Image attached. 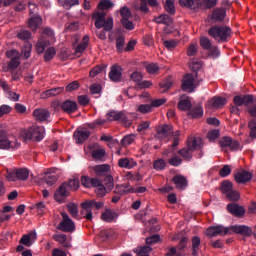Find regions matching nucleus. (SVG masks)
Masks as SVG:
<instances>
[{"label":"nucleus","mask_w":256,"mask_h":256,"mask_svg":"<svg viewBox=\"0 0 256 256\" xmlns=\"http://www.w3.org/2000/svg\"><path fill=\"white\" fill-rule=\"evenodd\" d=\"M232 233H236V235H241L242 237H251L253 235V229L246 225H233L229 228L219 225L210 226L206 230L207 237H217V235H231Z\"/></svg>","instance_id":"1"},{"label":"nucleus","mask_w":256,"mask_h":256,"mask_svg":"<svg viewBox=\"0 0 256 256\" xmlns=\"http://www.w3.org/2000/svg\"><path fill=\"white\" fill-rule=\"evenodd\" d=\"M208 35L216 43H228V41H231L233 30L227 25H214L208 29Z\"/></svg>","instance_id":"2"},{"label":"nucleus","mask_w":256,"mask_h":256,"mask_svg":"<svg viewBox=\"0 0 256 256\" xmlns=\"http://www.w3.org/2000/svg\"><path fill=\"white\" fill-rule=\"evenodd\" d=\"M79 189V178H73L62 183L54 193V199L57 203H63L69 197V191H77Z\"/></svg>","instance_id":"3"},{"label":"nucleus","mask_w":256,"mask_h":256,"mask_svg":"<svg viewBox=\"0 0 256 256\" xmlns=\"http://www.w3.org/2000/svg\"><path fill=\"white\" fill-rule=\"evenodd\" d=\"M203 139L199 137H190L187 140V146L178 151V155H181L184 161H191L193 159V152L197 149H202Z\"/></svg>","instance_id":"4"},{"label":"nucleus","mask_w":256,"mask_h":256,"mask_svg":"<svg viewBox=\"0 0 256 256\" xmlns=\"http://www.w3.org/2000/svg\"><path fill=\"white\" fill-rule=\"evenodd\" d=\"M234 105H244L247 107V111L250 117H256V96L253 94L236 95L233 98Z\"/></svg>","instance_id":"5"},{"label":"nucleus","mask_w":256,"mask_h":256,"mask_svg":"<svg viewBox=\"0 0 256 256\" xmlns=\"http://www.w3.org/2000/svg\"><path fill=\"white\" fill-rule=\"evenodd\" d=\"M156 133H157V139H159L160 141H164V139H169V137L173 135V143L171 145V149H175L176 147H178L179 137L181 134L179 133V131H176L175 133H173L172 125H169V124L161 125L156 129Z\"/></svg>","instance_id":"6"},{"label":"nucleus","mask_w":256,"mask_h":256,"mask_svg":"<svg viewBox=\"0 0 256 256\" xmlns=\"http://www.w3.org/2000/svg\"><path fill=\"white\" fill-rule=\"evenodd\" d=\"M219 0H179L181 7L199 11V9H213Z\"/></svg>","instance_id":"7"},{"label":"nucleus","mask_w":256,"mask_h":256,"mask_svg":"<svg viewBox=\"0 0 256 256\" xmlns=\"http://www.w3.org/2000/svg\"><path fill=\"white\" fill-rule=\"evenodd\" d=\"M21 136L27 141H43V138L45 137V127H35L32 126L26 130H23L21 133Z\"/></svg>","instance_id":"8"},{"label":"nucleus","mask_w":256,"mask_h":256,"mask_svg":"<svg viewBox=\"0 0 256 256\" xmlns=\"http://www.w3.org/2000/svg\"><path fill=\"white\" fill-rule=\"evenodd\" d=\"M103 207V202H97L95 200H88L81 204V214L84 216L87 221H91L93 219V209L99 211Z\"/></svg>","instance_id":"9"},{"label":"nucleus","mask_w":256,"mask_h":256,"mask_svg":"<svg viewBox=\"0 0 256 256\" xmlns=\"http://www.w3.org/2000/svg\"><path fill=\"white\" fill-rule=\"evenodd\" d=\"M106 119L108 121H119L124 127H131L133 125V121L123 111L112 110L106 114Z\"/></svg>","instance_id":"10"},{"label":"nucleus","mask_w":256,"mask_h":256,"mask_svg":"<svg viewBox=\"0 0 256 256\" xmlns=\"http://www.w3.org/2000/svg\"><path fill=\"white\" fill-rule=\"evenodd\" d=\"M19 145L17 139L7 134V131L0 130V149H19Z\"/></svg>","instance_id":"11"},{"label":"nucleus","mask_w":256,"mask_h":256,"mask_svg":"<svg viewBox=\"0 0 256 256\" xmlns=\"http://www.w3.org/2000/svg\"><path fill=\"white\" fill-rule=\"evenodd\" d=\"M199 84V81H197L193 74H186L182 80L181 89L186 93H193Z\"/></svg>","instance_id":"12"},{"label":"nucleus","mask_w":256,"mask_h":256,"mask_svg":"<svg viewBox=\"0 0 256 256\" xmlns=\"http://www.w3.org/2000/svg\"><path fill=\"white\" fill-rule=\"evenodd\" d=\"M61 217L63 220L59 223L57 229L64 233H73L75 231V222L69 218V214L66 212H61Z\"/></svg>","instance_id":"13"},{"label":"nucleus","mask_w":256,"mask_h":256,"mask_svg":"<svg viewBox=\"0 0 256 256\" xmlns=\"http://www.w3.org/2000/svg\"><path fill=\"white\" fill-rule=\"evenodd\" d=\"M233 177L234 181L238 183V185H247L251 179H253V173L245 170V169H240V170H235L233 172Z\"/></svg>","instance_id":"14"},{"label":"nucleus","mask_w":256,"mask_h":256,"mask_svg":"<svg viewBox=\"0 0 256 256\" xmlns=\"http://www.w3.org/2000/svg\"><path fill=\"white\" fill-rule=\"evenodd\" d=\"M6 57L10 59L8 69H17L21 65V54L19 51L12 49L6 52Z\"/></svg>","instance_id":"15"},{"label":"nucleus","mask_w":256,"mask_h":256,"mask_svg":"<svg viewBox=\"0 0 256 256\" xmlns=\"http://www.w3.org/2000/svg\"><path fill=\"white\" fill-rule=\"evenodd\" d=\"M73 137L77 143V145H83L91 137V132L88 130L87 127L78 128L74 134Z\"/></svg>","instance_id":"16"},{"label":"nucleus","mask_w":256,"mask_h":256,"mask_svg":"<svg viewBox=\"0 0 256 256\" xmlns=\"http://www.w3.org/2000/svg\"><path fill=\"white\" fill-rule=\"evenodd\" d=\"M10 181H27L29 179V170L27 168H19L8 175Z\"/></svg>","instance_id":"17"},{"label":"nucleus","mask_w":256,"mask_h":256,"mask_svg":"<svg viewBox=\"0 0 256 256\" xmlns=\"http://www.w3.org/2000/svg\"><path fill=\"white\" fill-rule=\"evenodd\" d=\"M108 77L113 83H121L123 79V68L117 64L111 66Z\"/></svg>","instance_id":"18"},{"label":"nucleus","mask_w":256,"mask_h":256,"mask_svg":"<svg viewBox=\"0 0 256 256\" xmlns=\"http://www.w3.org/2000/svg\"><path fill=\"white\" fill-rule=\"evenodd\" d=\"M225 17H227V11L223 7L215 8L209 16L213 23H223Z\"/></svg>","instance_id":"19"},{"label":"nucleus","mask_w":256,"mask_h":256,"mask_svg":"<svg viewBox=\"0 0 256 256\" xmlns=\"http://www.w3.org/2000/svg\"><path fill=\"white\" fill-rule=\"evenodd\" d=\"M192 71L194 73L193 75L196 77V81H198V83H203V79H205V72L203 71V62H192Z\"/></svg>","instance_id":"20"},{"label":"nucleus","mask_w":256,"mask_h":256,"mask_svg":"<svg viewBox=\"0 0 256 256\" xmlns=\"http://www.w3.org/2000/svg\"><path fill=\"white\" fill-rule=\"evenodd\" d=\"M227 211L234 217H243L245 215V207L237 203H229L227 205Z\"/></svg>","instance_id":"21"},{"label":"nucleus","mask_w":256,"mask_h":256,"mask_svg":"<svg viewBox=\"0 0 256 256\" xmlns=\"http://www.w3.org/2000/svg\"><path fill=\"white\" fill-rule=\"evenodd\" d=\"M60 107L62 111H64V113H67L68 115L76 113V111L79 109L77 102L73 100H65L61 103Z\"/></svg>","instance_id":"22"},{"label":"nucleus","mask_w":256,"mask_h":256,"mask_svg":"<svg viewBox=\"0 0 256 256\" xmlns=\"http://www.w3.org/2000/svg\"><path fill=\"white\" fill-rule=\"evenodd\" d=\"M33 116L36 121L43 123V121H47L51 117V112L47 109L38 108L33 111Z\"/></svg>","instance_id":"23"},{"label":"nucleus","mask_w":256,"mask_h":256,"mask_svg":"<svg viewBox=\"0 0 256 256\" xmlns=\"http://www.w3.org/2000/svg\"><path fill=\"white\" fill-rule=\"evenodd\" d=\"M118 166L121 167V169H133L137 167V161L129 157L120 158L118 160Z\"/></svg>","instance_id":"24"},{"label":"nucleus","mask_w":256,"mask_h":256,"mask_svg":"<svg viewBox=\"0 0 256 256\" xmlns=\"http://www.w3.org/2000/svg\"><path fill=\"white\" fill-rule=\"evenodd\" d=\"M37 239V233L36 232H30L29 234H25L22 236V238L19 241L20 245H25V247H31L33 245V241Z\"/></svg>","instance_id":"25"},{"label":"nucleus","mask_w":256,"mask_h":256,"mask_svg":"<svg viewBox=\"0 0 256 256\" xmlns=\"http://www.w3.org/2000/svg\"><path fill=\"white\" fill-rule=\"evenodd\" d=\"M154 23L158 25H171L173 23V18L170 14H161L160 16L154 17Z\"/></svg>","instance_id":"26"},{"label":"nucleus","mask_w":256,"mask_h":256,"mask_svg":"<svg viewBox=\"0 0 256 256\" xmlns=\"http://www.w3.org/2000/svg\"><path fill=\"white\" fill-rule=\"evenodd\" d=\"M210 103L214 109H221V107H225V105H227V98L221 96H214L211 99Z\"/></svg>","instance_id":"27"},{"label":"nucleus","mask_w":256,"mask_h":256,"mask_svg":"<svg viewBox=\"0 0 256 256\" xmlns=\"http://www.w3.org/2000/svg\"><path fill=\"white\" fill-rule=\"evenodd\" d=\"M105 12H96L93 14L92 19L95 20L96 29H103V24L105 23Z\"/></svg>","instance_id":"28"},{"label":"nucleus","mask_w":256,"mask_h":256,"mask_svg":"<svg viewBox=\"0 0 256 256\" xmlns=\"http://www.w3.org/2000/svg\"><path fill=\"white\" fill-rule=\"evenodd\" d=\"M81 184L83 185V187H86V189H91V187H95V185H99V179L90 178L89 176H82Z\"/></svg>","instance_id":"29"},{"label":"nucleus","mask_w":256,"mask_h":256,"mask_svg":"<svg viewBox=\"0 0 256 256\" xmlns=\"http://www.w3.org/2000/svg\"><path fill=\"white\" fill-rule=\"evenodd\" d=\"M117 217H119V214L112 210H106L101 215L102 221H106V223H113V221H115V219H117Z\"/></svg>","instance_id":"30"},{"label":"nucleus","mask_w":256,"mask_h":256,"mask_svg":"<svg viewBox=\"0 0 256 256\" xmlns=\"http://www.w3.org/2000/svg\"><path fill=\"white\" fill-rule=\"evenodd\" d=\"M174 185H176L177 189H186L187 187V178L183 175H176L172 178Z\"/></svg>","instance_id":"31"},{"label":"nucleus","mask_w":256,"mask_h":256,"mask_svg":"<svg viewBox=\"0 0 256 256\" xmlns=\"http://www.w3.org/2000/svg\"><path fill=\"white\" fill-rule=\"evenodd\" d=\"M199 249H201V238L199 236L192 237V255L199 256Z\"/></svg>","instance_id":"32"},{"label":"nucleus","mask_w":256,"mask_h":256,"mask_svg":"<svg viewBox=\"0 0 256 256\" xmlns=\"http://www.w3.org/2000/svg\"><path fill=\"white\" fill-rule=\"evenodd\" d=\"M233 190V182L230 180H224L220 184V191L223 195H227Z\"/></svg>","instance_id":"33"},{"label":"nucleus","mask_w":256,"mask_h":256,"mask_svg":"<svg viewBox=\"0 0 256 256\" xmlns=\"http://www.w3.org/2000/svg\"><path fill=\"white\" fill-rule=\"evenodd\" d=\"M177 107L179 111H189L191 110V107H193V104H191V100L186 99H180V101L177 104Z\"/></svg>","instance_id":"34"},{"label":"nucleus","mask_w":256,"mask_h":256,"mask_svg":"<svg viewBox=\"0 0 256 256\" xmlns=\"http://www.w3.org/2000/svg\"><path fill=\"white\" fill-rule=\"evenodd\" d=\"M47 47H49V40L42 38L36 44V51L41 55V53H45V49H47Z\"/></svg>","instance_id":"35"},{"label":"nucleus","mask_w":256,"mask_h":256,"mask_svg":"<svg viewBox=\"0 0 256 256\" xmlns=\"http://www.w3.org/2000/svg\"><path fill=\"white\" fill-rule=\"evenodd\" d=\"M42 19L39 16H35L29 19L28 27L31 31H37L39 29V25H41Z\"/></svg>","instance_id":"36"},{"label":"nucleus","mask_w":256,"mask_h":256,"mask_svg":"<svg viewBox=\"0 0 256 256\" xmlns=\"http://www.w3.org/2000/svg\"><path fill=\"white\" fill-rule=\"evenodd\" d=\"M88 45H89V36L85 35L82 38V42L80 44H78V46L75 49L76 55L79 53H83V51H85V49H87Z\"/></svg>","instance_id":"37"},{"label":"nucleus","mask_w":256,"mask_h":256,"mask_svg":"<svg viewBox=\"0 0 256 256\" xmlns=\"http://www.w3.org/2000/svg\"><path fill=\"white\" fill-rule=\"evenodd\" d=\"M94 171L98 176L105 175V173H109V171H111V166L108 164L96 165L94 167Z\"/></svg>","instance_id":"38"},{"label":"nucleus","mask_w":256,"mask_h":256,"mask_svg":"<svg viewBox=\"0 0 256 256\" xmlns=\"http://www.w3.org/2000/svg\"><path fill=\"white\" fill-rule=\"evenodd\" d=\"M164 9L166 13H169L170 15H175V0H166L164 3Z\"/></svg>","instance_id":"39"},{"label":"nucleus","mask_w":256,"mask_h":256,"mask_svg":"<svg viewBox=\"0 0 256 256\" xmlns=\"http://www.w3.org/2000/svg\"><path fill=\"white\" fill-rule=\"evenodd\" d=\"M166 168L167 162L163 158H159L153 163V169H155V171H164Z\"/></svg>","instance_id":"40"},{"label":"nucleus","mask_w":256,"mask_h":256,"mask_svg":"<svg viewBox=\"0 0 256 256\" xmlns=\"http://www.w3.org/2000/svg\"><path fill=\"white\" fill-rule=\"evenodd\" d=\"M189 115L193 117V119H199L203 117V107L198 106L194 108H190Z\"/></svg>","instance_id":"41"},{"label":"nucleus","mask_w":256,"mask_h":256,"mask_svg":"<svg viewBox=\"0 0 256 256\" xmlns=\"http://www.w3.org/2000/svg\"><path fill=\"white\" fill-rule=\"evenodd\" d=\"M116 49L118 53H123L125 49V36L119 35L116 37Z\"/></svg>","instance_id":"42"},{"label":"nucleus","mask_w":256,"mask_h":256,"mask_svg":"<svg viewBox=\"0 0 256 256\" xmlns=\"http://www.w3.org/2000/svg\"><path fill=\"white\" fill-rule=\"evenodd\" d=\"M67 209L71 217H73L74 219H77V217H79V208H77V204L69 203L67 205Z\"/></svg>","instance_id":"43"},{"label":"nucleus","mask_w":256,"mask_h":256,"mask_svg":"<svg viewBox=\"0 0 256 256\" xmlns=\"http://www.w3.org/2000/svg\"><path fill=\"white\" fill-rule=\"evenodd\" d=\"M107 69V65L102 64V65H97L94 68L90 70V77H97L99 73H103Z\"/></svg>","instance_id":"44"},{"label":"nucleus","mask_w":256,"mask_h":256,"mask_svg":"<svg viewBox=\"0 0 256 256\" xmlns=\"http://www.w3.org/2000/svg\"><path fill=\"white\" fill-rule=\"evenodd\" d=\"M96 187V194L98 197H105L107 195V187H105L101 181L98 180V184L94 185Z\"/></svg>","instance_id":"45"},{"label":"nucleus","mask_w":256,"mask_h":256,"mask_svg":"<svg viewBox=\"0 0 256 256\" xmlns=\"http://www.w3.org/2000/svg\"><path fill=\"white\" fill-rule=\"evenodd\" d=\"M226 199L228 201H239V199H241V195L239 194V192L237 190H232L231 192H228L226 195H225Z\"/></svg>","instance_id":"46"},{"label":"nucleus","mask_w":256,"mask_h":256,"mask_svg":"<svg viewBox=\"0 0 256 256\" xmlns=\"http://www.w3.org/2000/svg\"><path fill=\"white\" fill-rule=\"evenodd\" d=\"M213 44L211 43V40L205 36L200 38V47L204 49V51H208V49H211Z\"/></svg>","instance_id":"47"},{"label":"nucleus","mask_w":256,"mask_h":256,"mask_svg":"<svg viewBox=\"0 0 256 256\" xmlns=\"http://www.w3.org/2000/svg\"><path fill=\"white\" fill-rule=\"evenodd\" d=\"M150 87H153V82L149 80H140V82L135 85L137 91H139V89H149Z\"/></svg>","instance_id":"48"},{"label":"nucleus","mask_w":256,"mask_h":256,"mask_svg":"<svg viewBox=\"0 0 256 256\" xmlns=\"http://www.w3.org/2000/svg\"><path fill=\"white\" fill-rule=\"evenodd\" d=\"M169 165L172 167H179L183 163V159L177 155H173L170 159H168Z\"/></svg>","instance_id":"49"},{"label":"nucleus","mask_w":256,"mask_h":256,"mask_svg":"<svg viewBox=\"0 0 256 256\" xmlns=\"http://www.w3.org/2000/svg\"><path fill=\"white\" fill-rule=\"evenodd\" d=\"M248 127L250 129V137L256 139V119L253 118L249 121Z\"/></svg>","instance_id":"50"},{"label":"nucleus","mask_w":256,"mask_h":256,"mask_svg":"<svg viewBox=\"0 0 256 256\" xmlns=\"http://www.w3.org/2000/svg\"><path fill=\"white\" fill-rule=\"evenodd\" d=\"M113 7V2L111 0H101L100 3L98 4V9H102L103 11L107 9H112Z\"/></svg>","instance_id":"51"},{"label":"nucleus","mask_w":256,"mask_h":256,"mask_svg":"<svg viewBox=\"0 0 256 256\" xmlns=\"http://www.w3.org/2000/svg\"><path fill=\"white\" fill-rule=\"evenodd\" d=\"M208 55L212 59H217V57H219V55H221V51H219V47L212 46V47H210V49H208Z\"/></svg>","instance_id":"52"},{"label":"nucleus","mask_w":256,"mask_h":256,"mask_svg":"<svg viewBox=\"0 0 256 256\" xmlns=\"http://www.w3.org/2000/svg\"><path fill=\"white\" fill-rule=\"evenodd\" d=\"M56 53L57 52L55 51L54 47L48 48L44 54V61H51V59L55 57Z\"/></svg>","instance_id":"53"},{"label":"nucleus","mask_w":256,"mask_h":256,"mask_svg":"<svg viewBox=\"0 0 256 256\" xmlns=\"http://www.w3.org/2000/svg\"><path fill=\"white\" fill-rule=\"evenodd\" d=\"M159 85L161 89H164V93H165V91H169V89H171V87L173 86V80H171V78H166Z\"/></svg>","instance_id":"54"},{"label":"nucleus","mask_w":256,"mask_h":256,"mask_svg":"<svg viewBox=\"0 0 256 256\" xmlns=\"http://www.w3.org/2000/svg\"><path fill=\"white\" fill-rule=\"evenodd\" d=\"M133 141H135V135L133 134L127 135V136H124L123 139L121 140V145H123V147H127V145H131Z\"/></svg>","instance_id":"55"},{"label":"nucleus","mask_w":256,"mask_h":256,"mask_svg":"<svg viewBox=\"0 0 256 256\" xmlns=\"http://www.w3.org/2000/svg\"><path fill=\"white\" fill-rule=\"evenodd\" d=\"M22 56L25 59H29L31 57V44L26 43L22 48Z\"/></svg>","instance_id":"56"},{"label":"nucleus","mask_w":256,"mask_h":256,"mask_svg":"<svg viewBox=\"0 0 256 256\" xmlns=\"http://www.w3.org/2000/svg\"><path fill=\"white\" fill-rule=\"evenodd\" d=\"M92 157L93 159H103V157H105V149L101 148V149H96L92 151Z\"/></svg>","instance_id":"57"},{"label":"nucleus","mask_w":256,"mask_h":256,"mask_svg":"<svg viewBox=\"0 0 256 256\" xmlns=\"http://www.w3.org/2000/svg\"><path fill=\"white\" fill-rule=\"evenodd\" d=\"M146 71L149 73V75H155V73L159 71V66L155 63H150L146 65Z\"/></svg>","instance_id":"58"},{"label":"nucleus","mask_w":256,"mask_h":256,"mask_svg":"<svg viewBox=\"0 0 256 256\" xmlns=\"http://www.w3.org/2000/svg\"><path fill=\"white\" fill-rule=\"evenodd\" d=\"M63 91V88H52L44 92L46 97H55V95H59Z\"/></svg>","instance_id":"59"},{"label":"nucleus","mask_w":256,"mask_h":256,"mask_svg":"<svg viewBox=\"0 0 256 256\" xmlns=\"http://www.w3.org/2000/svg\"><path fill=\"white\" fill-rule=\"evenodd\" d=\"M18 39H21L22 41H27L28 39H31V32L28 30H21L17 34Z\"/></svg>","instance_id":"60"},{"label":"nucleus","mask_w":256,"mask_h":256,"mask_svg":"<svg viewBox=\"0 0 256 256\" xmlns=\"http://www.w3.org/2000/svg\"><path fill=\"white\" fill-rule=\"evenodd\" d=\"M79 87H81L79 85V82L78 81H73L71 83H69L67 86H66V91L68 93H73V91H77V89H79Z\"/></svg>","instance_id":"61"},{"label":"nucleus","mask_w":256,"mask_h":256,"mask_svg":"<svg viewBox=\"0 0 256 256\" xmlns=\"http://www.w3.org/2000/svg\"><path fill=\"white\" fill-rule=\"evenodd\" d=\"M232 169L230 165H224L220 170H219V175L220 177H229V174L231 173Z\"/></svg>","instance_id":"62"},{"label":"nucleus","mask_w":256,"mask_h":256,"mask_svg":"<svg viewBox=\"0 0 256 256\" xmlns=\"http://www.w3.org/2000/svg\"><path fill=\"white\" fill-rule=\"evenodd\" d=\"M104 31H112L113 30V18L109 17L106 20H104Z\"/></svg>","instance_id":"63"},{"label":"nucleus","mask_w":256,"mask_h":256,"mask_svg":"<svg viewBox=\"0 0 256 256\" xmlns=\"http://www.w3.org/2000/svg\"><path fill=\"white\" fill-rule=\"evenodd\" d=\"M220 132L219 130H211L207 133V137L209 141H215V139H219Z\"/></svg>","instance_id":"64"}]
</instances>
